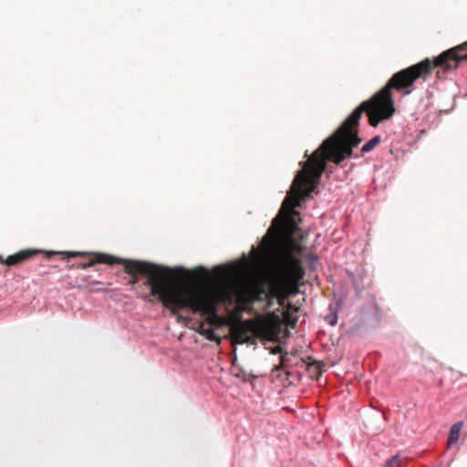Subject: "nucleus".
Instances as JSON below:
<instances>
[{
    "mask_svg": "<svg viewBox=\"0 0 467 467\" xmlns=\"http://www.w3.org/2000/svg\"><path fill=\"white\" fill-rule=\"evenodd\" d=\"M355 126L346 119L335 132L301 163L303 168L295 177L290 192L283 202L279 215L276 216L264 236L263 249H270L281 243L286 244L289 253L301 254L304 246L296 239L299 234V207L305 198L315 191L327 168V161L339 165L349 157L358 158L353 149L358 146L361 139L355 130Z\"/></svg>",
    "mask_w": 467,
    "mask_h": 467,
    "instance_id": "f257e3e1",
    "label": "nucleus"
},
{
    "mask_svg": "<svg viewBox=\"0 0 467 467\" xmlns=\"http://www.w3.org/2000/svg\"><path fill=\"white\" fill-rule=\"evenodd\" d=\"M467 59V41L442 52L433 59L426 58L407 68L401 69L389 79L387 84L368 100L362 102L348 117V120L355 127L358 126L364 112L368 123L377 127L380 122L389 119L395 113L392 89L409 95L417 79L427 80L433 69L451 71L458 68L461 62Z\"/></svg>",
    "mask_w": 467,
    "mask_h": 467,
    "instance_id": "f03ea898",
    "label": "nucleus"
},
{
    "mask_svg": "<svg viewBox=\"0 0 467 467\" xmlns=\"http://www.w3.org/2000/svg\"><path fill=\"white\" fill-rule=\"evenodd\" d=\"M230 298L229 291L222 287H204L192 283H182L174 301H170L173 314L177 310L189 308L193 314H200L205 321L217 327L230 324L231 320L217 314L220 303Z\"/></svg>",
    "mask_w": 467,
    "mask_h": 467,
    "instance_id": "7ed1b4c3",
    "label": "nucleus"
},
{
    "mask_svg": "<svg viewBox=\"0 0 467 467\" xmlns=\"http://www.w3.org/2000/svg\"><path fill=\"white\" fill-rule=\"evenodd\" d=\"M120 261L139 263V266L141 270H134L128 272L123 265V270L128 275H131V279L129 281V285H134L139 282L138 275H145L147 277L144 282V285L150 287V295L144 297V300L152 303L155 297L156 300L161 302L164 307L171 309V305L170 301H174L177 296L178 291L181 288L182 283H174L173 277L175 275L184 273L189 275V272L183 268H171L161 265H156L150 262L133 260V259H123L119 258Z\"/></svg>",
    "mask_w": 467,
    "mask_h": 467,
    "instance_id": "20e7f679",
    "label": "nucleus"
},
{
    "mask_svg": "<svg viewBox=\"0 0 467 467\" xmlns=\"http://www.w3.org/2000/svg\"><path fill=\"white\" fill-rule=\"evenodd\" d=\"M266 286L267 282L264 276H258L247 282L240 289V302L245 305L267 300L270 305L272 300L276 298L279 304L283 305L290 295L296 293L298 290V288H294L286 282L276 277L271 279L268 290Z\"/></svg>",
    "mask_w": 467,
    "mask_h": 467,
    "instance_id": "39448f33",
    "label": "nucleus"
},
{
    "mask_svg": "<svg viewBox=\"0 0 467 467\" xmlns=\"http://www.w3.org/2000/svg\"><path fill=\"white\" fill-rule=\"evenodd\" d=\"M234 343L244 344L254 341V337L269 338L272 336L271 327L254 319L237 320L230 329Z\"/></svg>",
    "mask_w": 467,
    "mask_h": 467,
    "instance_id": "423d86ee",
    "label": "nucleus"
},
{
    "mask_svg": "<svg viewBox=\"0 0 467 467\" xmlns=\"http://www.w3.org/2000/svg\"><path fill=\"white\" fill-rule=\"evenodd\" d=\"M62 254L64 257L67 258H75V257H84L87 255L92 256V259H90L88 263H80L77 265L78 268L80 269H86L88 267L93 266L95 264H106L109 265H112L115 264H125V268L128 272L140 270L139 266V263H133V262H126V261H120L119 257L113 256L108 254L103 253H88V252H75V251H65V252H46L47 257H50L53 254Z\"/></svg>",
    "mask_w": 467,
    "mask_h": 467,
    "instance_id": "0eeeda50",
    "label": "nucleus"
},
{
    "mask_svg": "<svg viewBox=\"0 0 467 467\" xmlns=\"http://www.w3.org/2000/svg\"><path fill=\"white\" fill-rule=\"evenodd\" d=\"M283 276L279 280L286 282L294 288H298L299 283L306 274L301 259L292 254H287L283 262Z\"/></svg>",
    "mask_w": 467,
    "mask_h": 467,
    "instance_id": "6e6552de",
    "label": "nucleus"
},
{
    "mask_svg": "<svg viewBox=\"0 0 467 467\" xmlns=\"http://www.w3.org/2000/svg\"><path fill=\"white\" fill-rule=\"evenodd\" d=\"M41 251L37 249H25L17 252L15 254L9 255L6 259L0 256V263L7 266H14L22 264L32 256L40 254Z\"/></svg>",
    "mask_w": 467,
    "mask_h": 467,
    "instance_id": "1a4fd4ad",
    "label": "nucleus"
},
{
    "mask_svg": "<svg viewBox=\"0 0 467 467\" xmlns=\"http://www.w3.org/2000/svg\"><path fill=\"white\" fill-rule=\"evenodd\" d=\"M463 423L459 421L454 423L450 430L449 437H448V446H451L456 443L460 439V433Z\"/></svg>",
    "mask_w": 467,
    "mask_h": 467,
    "instance_id": "9d476101",
    "label": "nucleus"
},
{
    "mask_svg": "<svg viewBox=\"0 0 467 467\" xmlns=\"http://www.w3.org/2000/svg\"><path fill=\"white\" fill-rule=\"evenodd\" d=\"M200 335L204 336L208 340L221 343L222 339L218 337L213 328H204L203 325H200V328L198 329Z\"/></svg>",
    "mask_w": 467,
    "mask_h": 467,
    "instance_id": "9b49d317",
    "label": "nucleus"
},
{
    "mask_svg": "<svg viewBox=\"0 0 467 467\" xmlns=\"http://www.w3.org/2000/svg\"><path fill=\"white\" fill-rule=\"evenodd\" d=\"M407 463V460L400 454H396L389 459L383 467H404Z\"/></svg>",
    "mask_w": 467,
    "mask_h": 467,
    "instance_id": "f8f14e48",
    "label": "nucleus"
},
{
    "mask_svg": "<svg viewBox=\"0 0 467 467\" xmlns=\"http://www.w3.org/2000/svg\"><path fill=\"white\" fill-rule=\"evenodd\" d=\"M307 370L309 371L312 378H316L317 379L321 376L322 369L321 366L317 361H312L306 364Z\"/></svg>",
    "mask_w": 467,
    "mask_h": 467,
    "instance_id": "ddd939ff",
    "label": "nucleus"
},
{
    "mask_svg": "<svg viewBox=\"0 0 467 467\" xmlns=\"http://www.w3.org/2000/svg\"><path fill=\"white\" fill-rule=\"evenodd\" d=\"M381 141L380 136H375L370 140H368L366 144L363 145L361 151L363 153H367L374 150Z\"/></svg>",
    "mask_w": 467,
    "mask_h": 467,
    "instance_id": "4468645a",
    "label": "nucleus"
},
{
    "mask_svg": "<svg viewBox=\"0 0 467 467\" xmlns=\"http://www.w3.org/2000/svg\"><path fill=\"white\" fill-rule=\"evenodd\" d=\"M226 320H231L230 324H225V326L230 327V329H232L233 324L237 322V320H242L241 311L239 309H236L229 314L228 317H224Z\"/></svg>",
    "mask_w": 467,
    "mask_h": 467,
    "instance_id": "2eb2a0df",
    "label": "nucleus"
},
{
    "mask_svg": "<svg viewBox=\"0 0 467 467\" xmlns=\"http://www.w3.org/2000/svg\"><path fill=\"white\" fill-rule=\"evenodd\" d=\"M284 359H285V357H282L281 358V362L278 365L275 366V368L272 370V372L274 374L276 373L277 371L281 370L285 367Z\"/></svg>",
    "mask_w": 467,
    "mask_h": 467,
    "instance_id": "dca6fc26",
    "label": "nucleus"
},
{
    "mask_svg": "<svg viewBox=\"0 0 467 467\" xmlns=\"http://www.w3.org/2000/svg\"><path fill=\"white\" fill-rule=\"evenodd\" d=\"M282 351V348L280 347H276L274 350H273V353L276 354V353H280Z\"/></svg>",
    "mask_w": 467,
    "mask_h": 467,
    "instance_id": "f3484780",
    "label": "nucleus"
},
{
    "mask_svg": "<svg viewBox=\"0 0 467 467\" xmlns=\"http://www.w3.org/2000/svg\"><path fill=\"white\" fill-rule=\"evenodd\" d=\"M196 272L206 274V270L203 267H199L198 269H196Z\"/></svg>",
    "mask_w": 467,
    "mask_h": 467,
    "instance_id": "a211bd4d",
    "label": "nucleus"
},
{
    "mask_svg": "<svg viewBox=\"0 0 467 467\" xmlns=\"http://www.w3.org/2000/svg\"><path fill=\"white\" fill-rule=\"evenodd\" d=\"M459 374H460V376H461V377H467V373H466V374H464V373H462V372H459Z\"/></svg>",
    "mask_w": 467,
    "mask_h": 467,
    "instance_id": "6ab92c4d",
    "label": "nucleus"
}]
</instances>
